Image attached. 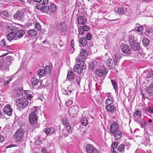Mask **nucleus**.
I'll use <instances>...</instances> for the list:
<instances>
[{"mask_svg": "<svg viewBox=\"0 0 153 153\" xmlns=\"http://www.w3.org/2000/svg\"><path fill=\"white\" fill-rule=\"evenodd\" d=\"M0 15L1 17H9L10 16L9 14L6 11L1 12Z\"/></svg>", "mask_w": 153, "mask_h": 153, "instance_id": "obj_42", "label": "nucleus"}, {"mask_svg": "<svg viewBox=\"0 0 153 153\" xmlns=\"http://www.w3.org/2000/svg\"><path fill=\"white\" fill-rule=\"evenodd\" d=\"M68 133L67 132L66 130L65 129H63L62 130L61 133L60 134V137L61 138L67 137L68 135Z\"/></svg>", "mask_w": 153, "mask_h": 153, "instance_id": "obj_41", "label": "nucleus"}, {"mask_svg": "<svg viewBox=\"0 0 153 153\" xmlns=\"http://www.w3.org/2000/svg\"><path fill=\"white\" fill-rule=\"evenodd\" d=\"M115 13L117 15H122L125 13V10L123 7H120L118 8L117 10L115 9Z\"/></svg>", "mask_w": 153, "mask_h": 153, "instance_id": "obj_30", "label": "nucleus"}, {"mask_svg": "<svg viewBox=\"0 0 153 153\" xmlns=\"http://www.w3.org/2000/svg\"><path fill=\"white\" fill-rule=\"evenodd\" d=\"M72 91L71 89H70V87L69 86L67 88V89H63L62 90V92L63 94L65 95H68L70 94L71 93Z\"/></svg>", "mask_w": 153, "mask_h": 153, "instance_id": "obj_37", "label": "nucleus"}, {"mask_svg": "<svg viewBox=\"0 0 153 153\" xmlns=\"http://www.w3.org/2000/svg\"><path fill=\"white\" fill-rule=\"evenodd\" d=\"M81 122L83 126H87L88 124V121L87 118L83 116L81 118Z\"/></svg>", "mask_w": 153, "mask_h": 153, "instance_id": "obj_39", "label": "nucleus"}, {"mask_svg": "<svg viewBox=\"0 0 153 153\" xmlns=\"http://www.w3.org/2000/svg\"><path fill=\"white\" fill-rule=\"evenodd\" d=\"M73 101L72 100H68V101H66L65 102V105L67 106H68L69 105H71Z\"/></svg>", "mask_w": 153, "mask_h": 153, "instance_id": "obj_53", "label": "nucleus"}, {"mask_svg": "<svg viewBox=\"0 0 153 153\" xmlns=\"http://www.w3.org/2000/svg\"><path fill=\"white\" fill-rule=\"evenodd\" d=\"M130 46L132 50L134 51H138L139 50L140 48V45L138 43L132 45H130Z\"/></svg>", "mask_w": 153, "mask_h": 153, "instance_id": "obj_36", "label": "nucleus"}, {"mask_svg": "<svg viewBox=\"0 0 153 153\" xmlns=\"http://www.w3.org/2000/svg\"><path fill=\"white\" fill-rule=\"evenodd\" d=\"M7 30H11L12 32L8 33L7 36V38L9 41L13 39L17 40L14 31L16 30V28L13 26L10 25L8 26L7 29Z\"/></svg>", "mask_w": 153, "mask_h": 153, "instance_id": "obj_5", "label": "nucleus"}, {"mask_svg": "<svg viewBox=\"0 0 153 153\" xmlns=\"http://www.w3.org/2000/svg\"><path fill=\"white\" fill-rule=\"evenodd\" d=\"M55 28L60 31H65L67 27L64 22L57 23L55 24Z\"/></svg>", "mask_w": 153, "mask_h": 153, "instance_id": "obj_10", "label": "nucleus"}, {"mask_svg": "<svg viewBox=\"0 0 153 153\" xmlns=\"http://www.w3.org/2000/svg\"><path fill=\"white\" fill-rule=\"evenodd\" d=\"M79 45L80 47L85 46L87 43V39L83 37L80 38L79 41Z\"/></svg>", "mask_w": 153, "mask_h": 153, "instance_id": "obj_26", "label": "nucleus"}, {"mask_svg": "<svg viewBox=\"0 0 153 153\" xmlns=\"http://www.w3.org/2000/svg\"><path fill=\"white\" fill-rule=\"evenodd\" d=\"M16 104L18 107L23 109L27 106L28 102L26 98H20L16 100Z\"/></svg>", "mask_w": 153, "mask_h": 153, "instance_id": "obj_4", "label": "nucleus"}, {"mask_svg": "<svg viewBox=\"0 0 153 153\" xmlns=\"http://www.w3.org/2000/svg\"><path fill=\"white\" fill-rule=\"evenodd\" d=\"M80 56H78L76 59V61L78 63L77 64L81 65L82 64V63H83L84 64V65H85V63L84 62L83 60L84 59V58L83 57L80 58Z\"/></svg>", "mask_w": 153, "mask_h": 153, "instance_id": "obj_38", "label": "nucleus"}, {"mask_svg": "<svg viewBox=\"0 0 153 153\" xmlns=\"http://www.w3.org/2000/svg\"><path fill=\"white\" fill-rule=\"evenodd\" d=\"M121 50L122 51L126 54H129L131 53V50L130 48L127 45L125 44H122L121 45Z\"/></svg>", "mask_w": 153, "mask_h": 153, "instance_id": "obj_13", "label": "nucleus"}, {"mask_svg": "<svg viewBox=\"0 0 153 153\" xmlns=\"http://www.w3.org/2000/svg\"><path fill=\"white\" fill-rule=\"evenodd\" d=\"M118 143L116 142H113L111 144V147L113 149H116Z\"/></svg>", "mask_w": 153, "mask_h": 153, "instance_id": "obj_54", "label": "nucleus"}, {"mask_svg": "<svg viewBox=\"0 0 153 153\" xmlns=\"http://www.w3.org/2000/svg\"><path fill=\"white\" fill-rule=\"evenodd\" d=\"M50 12L53 13L56 11L57 10V6L53 2L50 3Z\"/></svg>", "mask_w": 153, "mask_h": 153, "instance_id": "obj_28", "label": "nucleus"}, {"mask_svg": "<svg viewBox=\"0 0 153 153\" xmlns=\"http://www.w3.org/2000/svg\"><path fill=\"white\" fill-rule=\"evenodd\" d=\"M106 64L108 67L110 69H113L117 65L112 59H108L106 60Z\"/></svg>", "mask_w": 153, "mask_h": 153, "instance_id": "obj_14", "label": "nucleus"}, {"mask_svg": "<svg viewBox=\"0 0 153 153\" xmlns=\"http://www.w3.org/2000/svg\"><path fill=\"white\" fill-rule=\"evenodd\" d=\"M44 4H37L36 7L37 9L40 10L43 13H47L50 10V7L47 5Z\"/></svg>", "mask_w": 153, "mask_h": 153, "instance_id": "obj_9", "label": "nucleus"}, {"mask_svg": "<svg viewBox=\"0 0 153 153\" xmlns=\"http://www.w3.org/2000/svg\"><path fill=\"white\" fill-rule=\"evenodd\" d=\"M85 65H84L83 63H82L81 65L76 64L74 66L73 70L77 74H80L82 72L83 70L85 68Z\"/></svg>", "mask_w": 153, "mask_h": 153, "instance_id": "obj_8", "label": "nucleus"}, {"mask_svg": "<svg viewBox=\"0 0 153 153\" xmlns=\"http://www.w3.org/2000/svg\"><path fill=\"white\" fill-rule=\"evenodd\" d=\"M84 31L82 27V26H80L78 29L79 33L80 35H82L83 34V32Z\"/></svg>", "mask_w": 153, "mask_h": 153, "instance_id": "obj_51", "label": "nucleus"}, {"mask_svg": "<svg viewBox=\"0 0 153 153\" xmlns=\"http://www.w3.org/2000/svg\"><path fill=\"white\" fill-rule=\"evenodd\" d=\"M42 4H44V5H46L48 3V0H43L42 2Z\"/></svg>", "mask_w": 153, "mask_h": 153, "instance_id": "obj_59", "label": "nucleus"}, {"mask_svg": "<svg viewBox=\"0 0 153 153\" xmlns=\"http://www.w3.org/2000/svg\"><path fill=\"white\" fill-rule=\"evenodd\" d=\"M142 43L145 47H147L149 44V41L147 39L145 38L143 40Z\"/></svg>", "mask_w": 153, "mask_h": 153, "instance_id": "obj_45", "label": "nucleus"}, {"mask_svg": "<svg viewBox=\"0 0 153 153\" xmlns=\"http://www.w3.org/2000/svg\"><path fill=\"white\" fill-rule=\"evenodd\" d=\"M77 22L79 25H85L87 19L85 17L79 16L77 18Z\"/></svg>", "mask_w": 153, "mask_h": 153, "instance_id": "obj_18", "label": "nucleus"}, {"mask_svg": "<svg viewBox=\"0 0 153 153\" xmlns=\"http://www.w3.org/2000/svg\"><path fill=\"white\" fill-rule=\"evenodd\" d=\"M0 44L2 46H4L5 45V43L4 40H2L0 42Z\"/></svg>", "mask_w": 153, "mask_h": 153, "instance_id": "obj_60", "label": "nucleus"}, {"mask_svg": "<svg viewBox=\"0 0 153 153\" xmlns=\"http://www.w3.org/2000/svg\"><path fill=\"white\" fill-rule=\"evenodd\" d=\"M4 140V138L2 136L0 135V142H2Z\"/></svg>", "mask_w": 153, "mask_h": 153, "instance_id": "obj_62", "label": "nucleus"}, {"mask_svg": "<svg viewBox=\"0 0 153 153\" xmlns=\"http://www.w3.org/2000/svg\"><path fill=\"white\" fill-rule=\"evenodd\" d=\"M26 13L25 10L23 9L21 10L17 11L16 13L13 16V17L16 19L23 21L25 19Z\"/></svg>", "mask_w": 153, "mask_h": 153, "instance_id": "obj_6", "label": "nucleus"}, {"mask_svg": "<svg viewBox=\"0 0 153 153\" xmlns=\"http://www.w3.org/2000/svg\"><path fill=\"white\" fill-rule=\"evenodd\" d=\"M82 28L84 31H88L90 29L89 27L88 26H82Z\"/></svg>", "mask_w": 153, "mask_h": 153, "instance_id": "obj_57", "label": "nucleus"}, {"mask_svg": "<svg viewBox=\"0 0 153 153\" xmlns=\"http://www.w3.org/2000/svg\"><path fill=\"white\" fill-rule=\"evenodd\" d=\"M31 84L34 88H36L39 82L38 80L35 77L33 78L31 80Z\"/></svg>", "mask_w": 153, "mask_h": 153, "instance_id": "obj_34", "label": "nucleus"}, {"mask_svg": "<svg viewBox=\"0 0 153 153\" xmlns=\"http://www.w3.org/2000/svg\"><path fill=\"white\" fill-rule=\"evenodd\" d=\"M29 92V91H25V93L27 99L29 100H31L32 97V95L31 94H28Z\"/></svg>", "mask_w": 153, "mask_h": 153, "instance_id": "obj_47", "label": "nucleus"}, {"mask_svg": "<svg viewBox=\"0 0 153 153\" xmlns=\"http://www.w3.org/2000/svg\"><path fill=\"white\" fill-rule=\"evenodd\" d=\"M74 40L72 39L71 41V47L72 48H73L74 46Z\"/></svg>", "mask_w": 153, "mask_h": 153, "instance_id": "obj_61", "label": "nucleus"}, {"mask_svg": "<svg viewBox=\"0 0 153 153\" xmlns=\"http://www.w3.org/2000/svg\"><path fill=\"white\" fill-rule=\"evenodd\" d=\"M111 81L113 85L114 88V90H116L117 88V85L115 82L114 80L113 79H111Z\"/></svg>", "mask_w": 153, "mask_h": 153, "instance_id": "obj_50", "label": "nucleus"}, {"mask_svg": "<svg viewBox=\"0 0 153 153\" xmlns=\"http://www.w3.org/2000/svg\"><path fill=\"white\" fill-rule=\"evenodd\" d=\"M23 89L22 88H16L14 91L13 95L14 97H18L22 95L23 94Z\"/></svg>", "mask_w": 153, "mask_h": 153, "instance_id": "obj_15", "label": "nucleus"}, {"mask_svg": "<svg viewBox=\"0 0 153 153\" xmlns=\"http://www.w3.org/2000/svg\"><path fill=\"white\" fill-rule=\"evenodd\" d=\"M126 146L127 147V150H128L129 149V147H130V144L129 143H127L126 145Z\"/></svg>", "mask_w": 153, "mask_h": 153, "instance_id": "obj_63", "label": "nucleus"}, {"mask_svg": "<svg viewBox=\"0 0 153 153\" xmlns=\"http://www.w3.org/2000/svg\"><path fill=\"white\" fill-rule=\"evenodd\" d=\"M78 112V107L76 106L71 107L68 111L69 114L71 117H74L77 116Z\"/></svg>", "mask_w": 153, "mask_h": 153, "instance_id": "obj_7", "label": "nucleus"}, {"mask_svg": "<svg viewBox=\"0 0 153 153\" xmlns=\"http://www.w3.org/2000/svg\"><path fill=\"white\" fill-rule=\"evenodd\" d=\"M153 94V84H151L150 86L147 88L146 95L148 96H151Z\"/></svg>", "mask_w": 153, "mask_h": 153, "instance_id": "obj_29", "label": "nucleus"}, {"mask_svg": "<svg viewBox=\"0 0 153 153\" xmlns=\"http://www.w3.org/2000/svg\"><path fill=\"white\" fill-rule=\"evenodd\" d=\"M141 114V112L138 110L136 111L133 113V117L135 121L138 122H139V120L140 119Z\"/></svg>", "mask_w": 153, "mask_h": 153, "instance_id": "obj_19", "label": "nucleus"}, {"mask_svg": "<svg viewBox=\"0 0 153 153\" xmlns=\"http://www.w3.org/2000/svg\"><path fill=\"white\" fill-rule=\"evenodd\" d=\"M112 134L114 135V138L116 140H118L121 137L122 133L120 131L118 130Z\"/></svg>", "mask_w": 153, "mask_h": 153, "instance_id": "obj_23", "label": "nucleus"}, {"mask_svg": "<svg viewBox=\"0 0 153 153\" xmlns=\"http://www.w3.org/2000/svg\"><path fill=\"white\" fill-rule=\"evenodd\" d=\"M86 150L87 153H100L92 145L89 144L86 145Z\"/></svg>", "mask_w": 153, "mask_h": 153, "instance_id": "obj_11", "label": "nucleus"}, {"mask_svg": "<svg viewBox=\"0 0 153 153\" xmlns=\"http://www.w3.org/2000/svg\"><path fill=\"white\" fill-rule=\"evenodd\" d=\"M79 55L81 57L84 58V57H86L87 56L88 53L85 50L83 49H82L80 50Z\"/></svg>", "mask_w": 153, "mask_h": 153, "instance_id": "obj_40", "label": "nucleus"}, {"mask_svg": "<svg viewBox=\"0 0 153 153\" xmlns=\"http://www.w3.org/2000/svg\"><path fill=\"white\" fill-rule=\"evenodd\" d=\"M62 123L64 125H67L68 123V119L66 117L62 118Z\"/></svg>", "mask_w": 153, "mask_h": 153, "instance_id": "obj_49", "label": "nucleus"}, {"mask_svg": "<svg viewBox=\"0 0 153 153\" xmlns=\"http://www.w3.org/2000/svg\"><path fill=\"white\" fill-rule=\"evenodd\" d=\"M74 75L72 71H68L67 78L69 81H72L74 79Z\"/></svg>", "mask_w": 153, "mask_h": 153, "instance_id": "obj_32", "label": "nucleus"}, {"mask_svg": "<svg viewBox=\"0 0 153 153\" xmlns=\"http://www.w3.org/2000/svg\"><path fill=\"white\" fill-rule=\"evenodd\" d=\"M47 135H49L52 134H55L56 130L53 127L45 128L44 130Z\"/></svg>", "mask_w": 153, "mask_h": 153, "instance_id": "obj_20", "label": "nucleus"}, {"mask_svg": "<svg viewBox=\"0 0 153 153\" xmlns=\"http://www.w3.org/2000/svg\"><path fill=\"white\" fill-rule=\"evenodd\" d=\"M143 28L141 26H138L137 27H136L135 29V30H132L131 31V34H134L136 33L138 34H140L142 33V31L143 30Z\"/></svg>", "mask_w": 153, "mask_h": 153, "instance_id": "obj_22", "label": "nucleus"}, {"mask_svg": "<svg viewBox=\"0 0 153 153\" xmlns=\"http://www.w3.org/2000/svg\"><path fill=\"white\" fill-rule=\"evenodd\" d=\"M42 0H27V1L28 3H30L31 1H34L36 2H37L38 3L37 4H39L41 2Z\"/></svg>", "mask_w": 153, "mask_h": 153, "instance_id": "obj_55", "label": "nucleus"}, {"mask_svg": "<svg viewBox=\"0 0 153 153\" xmlns=\"http://www.w3.org/2000/svg\"><path fill=\"white\" fill-rule=\"evenodd\" d=\"M146 110L149 113L152 114L153 113V108H152L149 107L146 108Z\"/></svg>", "mask_w": 153, "mask_h": 153, "instance_id": "obj_52", "label": "nucleus"}, {"mask_svg": "<svg viewBox=\"0 0 153 153\" xmlns=\"http://www.w3.org/2000/svg\"><path fill=\"white\" fill-rule=\"evenodd\" d=\"M27 33L30 37H34L37 34V31L34 29H30L28 30Z\"/></svg>", "mask_w": 153, "mask_h": 153, "instance_id": "obj_31", "label": "nucleus"}, {"mask_svg": "<svg viewBox=\"0 0 153 153\" xmlns=\"http://www.w3.org/2000/svg\"><path fill=\"white\" fill-rule=\"evenodd\" d=\"M129 41L130 45L138 43L137 40V38L134 37L132 35L131 36H130Z\"/></svg>", "mask_w": 153, "mask_h": 153, "instance_id": "obj_33", "label": "nucleus"}, {"mask_svg": "<svg viewBox=\"0 0 153 153\" xmlns=\"http://www.w3.org/2000/svg\"><path fill=\"white\" fill-rule=\"evenodd\" d=\"M37 107L34 106L31 109V112L29 116V120L31 125L35 124L37 122V117L36 114L38 113V111Z\"/></svg>", "mask_w": 153, "mask_h": 153, "instance_id": "obj_2", "label": "nucleus"}, {"mask_svg": "<svg viewBox=\"0 0 153 153\" xmlns=\"http://www.w3.org/2000/svg\"><path fill=\"white\" fill-rule=\"evenodd\" d=\"M107 98L106 100V103L107 104L111 105L113 102V99L111 93H107L106 94Z\"/></svg>", "mask_w": 153, "mask_h": 153, "instance_id": "obj_21", "label": "nucleus"}, {"mask_svg": "<svg viewBox=\"0 0 153 153\" xmlns=\"http://www.w3.org/2000/svg\"><path fill=\"white\" fill-rule=\"evenodd\" d=\"M76 8L78 10V11L81 13H83V12L84 10L82 5H77L76 7Z\"/></svg>", "mask_w": 153, "mask_h": 153, "instance_id": "obj_43", "label": "nucleus"}, {"mask_svg": "<svg viewBox=\"0 0 153 153\" xmlns=\"http://www.w3.org/2000/svg\"><path fill=\"white\" fill-rule=\"evenodd\" d=\"M12 57L7 56L4 59H0V70L5 71L9 70V66L10 65Z\"/></svg>", "mask_w": 153, "mask_h": 153, "instance_id": "obj_1", "label": "nucleus"}, {"mask_svg": "<svg viewBox=\"0 0 153 153\" xmlns=\"http://www.w3.org/2000/svg\"><path fill=\"white\" fill-rule=\"evenodd\" d=\"M108 71L106 70H105V71L104 70H102L100 69H97L95 72V74L99 76H105L106 74L107 73Z\"/></svg>", "mask_w": 153, "mask_h": 153, "instance_id": "obj_16", "label": "nucleus"}, {"mask_svg": "<svg viewBox=\"0 0 153 153\" xmlns=\"http://www.w3.org/2000/svg\"><path fill=\"white\" fill-rule=\"evenodd\" d=\"M110 105L108 104L106 106L105 108L108 111L113 113L115 109V107L114 105Z\"/></svg>", "mask_w": 153, "mask_h": 153, "instance_id": "obj_35", "label": "nucleus"}, {"mask_svg": "<svg viewBox=\"0 0 153 153\" xmlns=\"http://www.w3.org/2000/svg\"><path fill=\"white\" fill-rule=\"evenodd\" d=\"M66 129L67 130V132L71 134L72 132V130L73 128L71 127L69 124L67 125L66 126Z\"/></svg>", "mask_w": 153, "mask_h": 153, "instance_id": "obj_46", "label": "nucleus"}, {"mask_svg": "<svg viewBox=\"0 0 153 153\" xmlns=\"http://www.w3.org/2000/svg\"><path fill=\"white\" fill-rule=\"evenodd\" d=\"M10 82H9L8 80H7V81H6L4 83V85H7Z\"/></svg>", "mask_w": 153, "mask_h": 153, "instance_id": "obj_64", "label": "nucleus"}, {"mask_svg": "<svg viewBox=\"0 0 153 153\" xmlns=\"http://www.w3.org/2000/svg\"><path fill=\"white\" fill-rule=\"evenodd\" d=\"M47 72L48 71L46 72L45 70L39 69L37 71V74L39 76V78H41L45 76L46 74H48L50 72L49 70L48 72Z\"/></svg>", "mask_w": 153, "mask_h": 153, "instance_id": "obj_25", "label": "nucleus"}, {"mask_svg": "<svg viewBox=\"0 0 153 153\" xmlns=\"http://www.w3.org/2000/svg\"><path fill=\"white\" fill-rule=\"evenodd\" d=\"M125 145L123 144H121L118 147V149L120 152H124V149H125Z\"/></svg>", "mask_w": 153, "mask_h": 153, "instance_id": "obj_44", "label": "nucleus"}, {"mask_svg": "<svg viewBox=\"0 0 153 153\" xmlns=\"http://www.w3.org/2000/svg\"><path fill=\"white\" fill-rule=\"evenodd\" d=\"M119 128V125L116 122H114L111 123L110 127V131L111 133H114L118 130Z\"/></svg>", "mask_w": 153, "mask_h": 153, "instance_id": "obj_12", "label": "nucleus"}, {"mask_svg": "<svg viewBox=\"0 0 153 153\" xmlns=\"http://www.w3.org/2000/svg\"><path fill=\"white\" fill-rule=\"evenodd\" d=\"M76 82L77 84L79 85V83L80 82L81 78L79 76H77L76 78Z\"/></svg>", "mask_w": 153, "mask_h": 153, "instance_id": "obj_58", "label": "nucleus"}, {"mask_svg": "<svg viewBox=\"0 0 153 153\" xmlns=\"http://www.w3.org/2000/svg\"><path fill=\"white\" fill-rule=\"evenodd\" d=\"M35 27L37 30H41V27L39 24L37 22L35 23Z\"/></svg>", "mask_w": 153, "mask_h": 153, "instance_id": "obj_48", "label": "nucleus"}, {"mask_svg": "<svg viewBox=\"0 0 153 153\" xmlns=\"http://www.w3.org/2000/svg\"><path fill=\"white\" fill-rule=\"evenodd\" d=\"M25 133V131L24 129L19 128L15 133L14 137L17 141H20L24 138Z\"/></svg>", "mask_w": 153, "mask_h": 153, "instance_id": "obj_3", "label": "nucleus"}, {"mask_svg": "<svg viewBox=\"0 0 153 153\" xmlns=\"http://www.w3.org/2000/svg\"><path fill=\"white\" fill-rule=\"evenodd\" d=\"M15 34L16 37V39H17L22 37L25 34V32L23 30H18L16 33H15Z\"/></svg>", "mask_w": 153, "mask_h": 153, "instance_id": "obj_24", "label": "nucleus"}, {"mask_svg": "<svg viewBox=\"0 0 153 153\" xmlns=\"http://www.w3.org/2000/svg\"><path fill=\"white\" fill-rule=\"evenodd\" d=\"M3 111L4 114L10 116L12 114L13 110L10 108V105H7L4 107Z\"/></svg>", "mask_w": 153, "mask_h": 153, "instance_id": "obj_17", "label": "nucleus"}, {"mask_svg": "<svg viewBox=\"0 0 153 153\" xmlns=\"http://www.w3.org/2000/svg\"><path fill=\"white\" fill-rule=\"evenodd\" d=\"M121 58V56L119 54H116L113 56L112 59L117 65L118 63L119 62Z\"/></svg>", "mask_w": 153, "mask_h": 153, "instance_id": "obj_27", "label": "nucleus"}, {"mask_svg": "<svg viewBox=\"0 0 153 153\" xmlns=\"http://www.w3.org/2000/svg\"><path fill=\"white\" fill-rule=\"evenodd\" d=\"M92 36V34L89 33H88L86 36L87 40H90L91 39V37Z\"/></svg>", "mask_w": 153, "mask_h": 153, "instance_id": "obj_56", "label": "nucleus"}]
</instances>
